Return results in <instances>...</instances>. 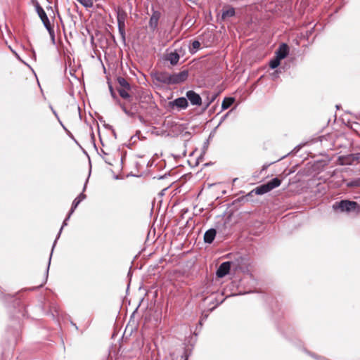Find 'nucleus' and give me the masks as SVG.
Listing matches in <instances>:
<instances>
[{
    "label": "nucleus",
    "instance_id": "f03ea898",
    "mask_svg": "<svg viewBox=\"0 0 360 360\" xmlns=\"http://www.w3.org/2000/svg\"><path fill=\"white\" fill-rule=\"evenodd\" d=\"M333 208L340 209L341 211L354 212L359 213L360 212V206L353 201L342 200L341 202L333 205Z\"/></svg>",
    "mask_w": 360,
    "mask_h": 360
},
{
    "label": "nucleus",
    "instance_id": "20e7f679",
    "mask_svg": "<svg viewBox=\"0 0 360 360\" xmlns=\"http://www.w3.org/2000/svg\"><path fill=\"white\" fill-rule=\"evenodd\" d=\"M36 8H37V13H38L39 18H41L45 27L47 29L49 33L50 34L52 40L54 41V32H53V28L51 26L50 21H49L45 11L39 5L37 6Z\"/></svg>",
    "mask_w": 360,
    "mask_h": 360
},
{
    "label": "nucleus",
    "instance_id": "f257e3e1",
    "mask_svg": "<svg viewBox=\"0 0 360 360\" xmlns=\"http://www.w3.org/2000/svg\"><path fill=\"white\" fill-rule=\"evenodd\" d=\"M281 184V181L278 178H274L266 184H262L255 188L254 191L257 195H263L266 193L275 188L278 187Z\"/></svg>",
    "mask_w": 360,
    "mask_h": 360
},
{
    "label": "nucleus",
    "instance_id": "6e6552de",
    "mask_svg": "<svg viewBox=\"0 0 360 360\" xmlns=\"http://www.w3.org/2000/svg\"><path fill=\"white\" fill-rule=\"evenodd\" d=\"M289 53V48L287 44H282L280 45L278 49L276 52V56L278 58V59L285 58Z\"/></svg>",
    "mask_w": 360,
    "mask_h": 360
},
{
    "label": "nucleus",
    "instance_id": "1a4fd4ad",
    "mask_svg": "<svg viewBox=\"0 0 360 360\" xmlns=\"http://www.w3.org/2000/svg\"><path fill=\"white\" fill-rule=\"evenodd\" d=\"M86 198V195L83 193H81L77 198H76L72 205V208L70 211V213L68 216V217L65 219V220L63 222V226L66 225V221L70 218V215L73 213L75 209L78 206V205Z\"/></svg>",
    "mask_w": 360,
    "mask_h": 360
},
{
    "label": "nucleus",
    "instance_id": "9d476101",
    "mask_svg": "<svg viewBox=\"0 0 360 360\" xmlns=\"http://www.w3.org/2000/svg\"><path fill=\"white\" fill-rule=\"evenodd\" d=\"M216 236V231L215 229H211L208 231H207L204 236V240L205 243H211Z\"/></svg>",
    "mask_w": 360,
    "mask_h": 360
},
{
    "label": "nucleus",
    "instance_id": "dca6fc26",
    "mask_svg": "<svg viewBox=\"0 0 360 360\" xmlns=\"http://www.w3.org/2000/svg\"><path fill=\"white\" fill-rule=\"evenodd\" d=\"M158 16L157 15H153L150 19V26L153 29H155L158 25Z\"/></svg>",
    "mask_w": 360,
    "mask_h": 360
},
{
    "label": "nucleus",
    "instance_id": "2eb2a0df",
    "mask_svg": "<svg viewBox=\"0 0 360 360\" xmlns=\"http://www.w3.org/2000/svg\"><path fill=\"white\" fill-rule=\"evenodd\" d=\"M168 59L170 61L171 64L175 65L178 63L179 60V56L176 53H172L169 55Z\"/></svg>",
    "mask_w": 360,
    "mask_h": 360
},
{
    "label": "nucleus",
    "instance_id": "f8f14e48",
    "mask_svg": "<svg viewBox=\"0 0 360 360\" xmlns=\"http://www.w3.org/2000/svg\"><path fill=\"white\" fill-rule=\"evenodd\" d=\"M234 102L233 98H225L222 102L221 108L223 110L229 108Z\"/></svg>",
    "mask_w": 360,
    "mask_h": 360
},
{
    "label": "nucleus",
    "instance_id": "ddd939ff",
    "mask_svg": "<svg viewBox=\"0 0 360 360\" xmlns=\"http://www.w3.org/2000/svg\"><path fill=\"white\" fill-rule=\"evenodd\" d=\"M235 15V10L233 8H229L226 10L224 11L222 13V18H226L229 17H232Z\"/></svg>",
    "mask_w": 360,
    "mask_h": 360
},
{
    "label": "nucleus",
    "instance_id": "7ed1b4c3",
    "mask_svg": "<svg viewBox=\"0 0 360 360\" xmlns=\"http://www.w3.org/2000/svg\"><path fill=\"white\" fill-rule=\"evenodd\" d=\"M188 76L187 70H184L178 73L168 75L165 77V81L170 84H179L186 80Z\"/></svg>",
    "mask_w": 360,
    "mask_h": 360
},
{
    "label": "nucleus",
    "instance_id": "9b49d317",
    "mask_svg": "<svg viewBox=\"0 0 360 360\" xmlns=\"http://www.w3.org/2000/svg\"><path fill=\"white\" fill-rule=\"evenodd\" d=\"M176 106L180 108H185L188 105V102L185 98H179L174 101Z\"/></svg>",
    "mask_w": 360,
    "mask_h": 360
},
{
    "label": "nucleus",
    "instance_id": "0eeeda50",
    "mask_svg": "<svg viewBox=\"0 0 360 360\" xmlns=\"http://www.w3.org/2000/svg\"><path fill=\"white\" fill-rule=\"evenodd\" d=\"M186 97L193 105H201L202 100L200 96L193 91H188L186 93Z\"/></svg>",
    "mask_w": 360,
    "mask_h": 360
},
{
    "label": "nucleus",
    "instance_id": "4468645a",
    "mask_svg": "<svg viewBox=\"0 0 360 360\" xmlns=\"http://www.w3.org/2000/svg\"><path fill=\"white\" fill-rule=\"evenodd\" d=\"M200 48V43L198 41H194L189 47L190 52L195 53Z\"/></svg>",
    "mask_w": 360,
    "mask_h": 360
},
{
    "label": "nucleus",
    "instance_id": "aec40b11",
    "mask_svg": "<svg viewBox=\"0 0 360 360\" xmlns=\"http://www.w3.org/2000/svg\"><path fill=\"white\" fill-rule=\"evenodd\" d=\"M118 82H119L120 85L122 86V89H123V88L129 89V83L124 78H119Z\"/></svg>",
    "mask_w": 360,
    "mask_h": 360
},
{
    "label": "nucleus",
    "instance_id": "6ab92c4d",
    "mask_svg": "<svg viewBox=\"0 0 360 360\" xmlns=\"http://www.w3.org/2000/svg\"><path fill=\"white\" fill-rule=\"evenodd\" d=\"M129 89H126V88L120 89L119 94H120V96L122 97L123 98H128L129 97V94H128Z\"/></svg>",
    "mask_w": 360,
    "mask_h": 360
},
{
    "label": "nucleus",
    "instance_id": "f3484780",
    "mask_svg": "<svg viewBox=\"0 0 360 360\" xmlns=\"http://www.w3.org/2000/svg\"><path fill=\"white\" fill-rule=\"evenodd\" d=\"M83 6L86 8H91L94 5L93 0H77Z\"/></svg>",
    "mask_w": 360,
    "mask_h": 360
},
{
    "label": "nucleus",
    "instance_id": "412c9836",
    "mask_svg": "<svg viewBox=\"0 0 360 360\" xmlns=\"http://www.w3.org/2000/svg\"><path fill=\"white\" fill-rule=\"evenodd\" d=\"M122 109H123V110L124 111V112H125L126 114H127V115H129V112L127 111V110H126V108H125L124 107H122Z\"/></svg>",
    "mask_w": 360,
    "mask_h": 360
},
{
    "label": "nucleus",
    "instance_id": "423d86ee",
    "mask_svg": "<svg viewBox=\"0 0 360 360\" xmlns=\"http://www.w3.org/2000/svg\"><path fill=\"white\" fill-rule=\"evenodd\" d=\"M231 263L229 262H223L217 271V276L222 278L227 275L230 271Z\"/></svg>",
    "mask_w": 360,
    "mask_h": 360
},
{
    "label": "nucleus",
    "instance_id": "39448f33",
    "mask_svg": "<svg viewBox=\"0 0 360 360\" xmlns=\"http://www.w3.org/2000/svg\"><path fill=\"white\" fill-rule=\"evenodd\" d=\"M126 17H127L126 12L120 8H117V18L119 30L121 33H124V32Z\"/></svg>",
    "mask_w": 360,
    "mask_h": 360
},
{
    "label": "nucleus",
    "instance_id": "a211bd4d",
    "mask_svg": "<svg viewBox=\"0 0 360 360\" xmlns=\"http://www.w3.org/2000/svg\"><path fill=\"white\" fill-rule=\"evenodd\" d=\"M281 59H278V57L276 56L275 58L271 60L269 63V65L272 69L277 68L280 65Z\"/></svg>",
    "mask_w": 360,
    "mask_h": 360
}]
</instances>
